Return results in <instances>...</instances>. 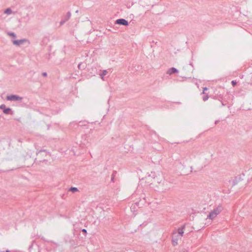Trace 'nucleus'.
Returning a JSON list of instances; mask_svg holds the SVG:
<instances>
[{
	"mask_svg": "<svg viewBox=\"0 0 252 252\" xmlns=\"http://www.w3.org/2000/svg\"><path fill=\"white\" fill-rule=\"evenodd\" d=\"M10 109L9 108H7V109H5L4 110H3V112L5 113V114H8L9 111H10Z\"/></svg>",
	"mask_w": 252,
	"mask_h": 252,
	"instance_id": "nucleus-11",
	"label": "nucleus"
},
{
	"mask_svg": "<svg viewBox=\"0 0 252 252\" xmlns=\"http://www.w3.org/2000/svg\"><path fill=\"white\" fill-rule=\"evenodd\" d=\"M107 73V71L106 70H103L102 74H101V76H102V79H103V76H105V75H106Z\"/></svg>",
	"mask_w": 252,
	"mask_h": 252,
	"instance_id": "nucleus-9",
	"label": "nucleus"
},
{
	"mask_svg": "<svg viewBox=\"0 0 252 252\" xmlns=\"http://www.w3.org/2000/svg\"><path fill=\"white\" fill-rule=\"evenodd\" d=\"M115 24L119 25H123L125 26H127L128 25V22L124 19H118L115 21Z\"/></svg>",
	"mask_w": 252,
	"mask_h": 252,
	"instance_id": "nucleus-3",
	"label": "nucleus"
},
{
	"mask_svg": "<svg viewBox=\"0 0 252 252\" xmlns=\"http://www.w3.org/2000/svg\"><path fill=\"white\" fill-rule=\"evenodd\" d=\"M221 211V207L220 206H218L209 213L207 216V219L213 220L217 217V216L220 213Z\"/></svg>",
	"mask_w": 252,
	"mask_h": 252,
	"instance_id": "nucleus-1",
	"label": "nucleus"
},
{
	"mask_svg": "<svg viewBox=\"0 0 252 252\" xmlns=\"http://www.w3.org/2000/svg\"><path fill=\"white\" fill-rule=\"evenodd\" d=\"M207 97H205V98H204V100H207Z\"/></svg>",
	"mask_w": 252,
	"mask_h": 252,
	"instance_id": "nucleus-17",
	"label": "nucleus"
},
{
	"mask_svg": "<svg viewBox=\"0 0 252 252\" xmlns=\"http://www.w3.org/2000/svg\"><path fill=\"white\" fill-rule=\"evenodd\" d=\"M181 237L180 234H177L174 233V232L173 234L172 235V243L173 246H176L178 244L179 241H180L181 239Z\"/></svg>",
	"mask_w": 252,
	"mask_h": 252,
	"instance_id": "nucleus-2",
	"label": "nucleus"
},
{
	"mask_svg": "<svg viewBox=\"0 0 252 252\" xmlns=\"http://www.w3.org/2000/svg\"><path fill=\"white\" fill-rule=\"evenodd\" d=\"M70 190H71L72 192H75V191H78V189H77L76 188H71L70 189Z\"/></svg>",
	"mask_w": 252,
	"mask_h": 252,
	"instance_id": "nucleus-10",
	"label": "nucleus"
},
{
	"mask_svg": "<svg viewBox=\"0 0 252 252\" xmlns=\"http://www.w3.org/2000/svg\"><path fill=\"white\" fill-rule=\"evenodd\" d=\"M82 231L84 232H86L87 231L86 229H83Z\"/></svg>",
	"mask_w": 252,
	"mask_h": 252,
	"instance_id": "nucleus-16",
	"label": "nucleus"
},
{
	"mask_svg": "<svg viewBox=\"0 0 252 252\" xmlns=\"http://www.w3.org/2000/svg\"><path fill=\"white\" fill-rule=\"evenodd\" d=\"M177 72H178L176 68L173 67V68L169 69L167 71V73L169 74H171L172 73H176Z\"/></svg>",
	"mask_w": 252,
	"mask_h": 252,
	"instance_id": "nucleus-6",
	"label": "nucleus"
},
{
	"mask_svg": "<svg viewBox=\"0 0 252 252\" xmlns=\"http://www.w3.org/2000/svg\"><path fill=\"white\" fill-rule=\"evenodd\" d=\"M206 90H207V88H204L203 89V93H204V91H206Z\"/></svg>",
	"mask_w": 252,
	"mask_h": 252,
	"instance_id": "nucleus-15",
	"label": "nucleus"
},
{
	"mask_svg": "<svg viewBox=\"0 0 252 252\" xmlns=\"http://www.w3.org/2000/svg\"><path fill=\"white\" fill-rule=\"evenodd\" d=\"M4 13L6 14H10L12 13V10L10 8H7L5 10Z\"/></svg>",
	"mask_w": 252,
	"mask_h": 252,
	"instance_id": "nucleus-8",
	"label": "nucleus"
},
{
	"mask_svg": "<svg viewBox=\"0 0 252 252\" xmlns=\"http://www.w3.org/2000/svg\"><path fill=\"white\" fill-rule=\"evenodd\" d=\"M232 84L233 86H234L236 85V83L235 81H232Z\"/></svg>",
	"mask_w": 252,
	"mask_h": 252,
	"instance_id": "nucleus-14",
	"label": "nucleus"
},
{
	"mask_svg": "<svg viewBox=\"0 0 252 252\" xmlns=\"http://www.w3.org/2000/svg\"><path fill=\"white\" fill-rule=\"evenodd\" d=\"M43 75H44V76H46V73H44V74H43Z\"/></svg>",
	"mask_w": 252,
	"mask_h": 252,
	"instance_id": "nucleus-18",
	"label": "nucleus"
},
{
	"mask_svg": "<svg viewBox=\"0 0 252 252\" xmlns=\"http://www.w3.org/2000/svg\"><path fill=\"white\" fill-rule=\"evenodd\" d=\"M24 41L25 40H14L13 41V43L15 45H19L20 44L23 43Z\"/></svg>",
	"mask_w": 252,
	"mask_h": 252,
	"instance_id": "nucleus-7",
	"label": "nucleus"
},
{
	"mask_svg": "<svg viewBox=\"0 0 252 252\" xmlns=\"http://www.w3.org/2000/svg\"><path fill=\"white\" fill-rule=\"evenodd\" d=\"M184 233V227L179 228L177 231L174 232V233L175 234H180L181 237H182V235Z\"/></svg>",
	"mask_w": 252,
	"mask_h": 252,
	"instance_id": "nucleus-5",
	"label": "nucleus"
},
{
	"mask_svg": "<svg viewBox=\"0 0 252 252\" xmlns=\"http://www.w3.org/2000/svg\"><path fill=\"white\" fill-rule=\"evenodd\" d=\"M6 98L8 100H19L22 99L20 97L16 95H11L7 96Z\"/></svg>",
	"mask_w": 252,
	"mask_h": 252,
	"instance_id": "nucleus-4",
	"label": "nucleus"
},
{
	"mask_svg": "<svg viewBox=\"0 0 252 252\" xmlns=\"http://www.w3.org/2000/svg\"><path fill=\"white\" fill-rule=\"evenodd\" d=\"M0 108L1 109H3V110L5 109V105L4 104H2L0 106Z\"/></svg>",
	"mask_w": 252,
	"mask_h": 252,
	"instance_id": "nucleus-12",
	"label": "nucleus"
},
{
	"mask_svg": "<svg viewBox=\"0 0 252 252\" xmlns=\"http://www.w3.org/2000/svg\"><path fill=\"white\" fill-rule=\"evenodd\" d=\"M9 35L13 37L15 36V34L13 33H10Z\"/></svg>",
	"mask_w": 252,
	"mask_h": 252,
	"instance_id": "nucleus-13",
	"label": "nucleus"
}]
</instances>
